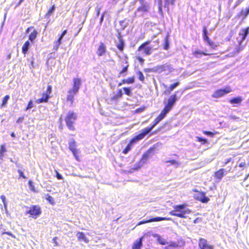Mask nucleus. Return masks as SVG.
Returning a JSON list of instances; mask_svg holds the SVG:
<instances>
[{
    "label": "nucleus",
    "mask_w": 249,
    "mask_h": 249,
    "mask_svg": "<svg viewBox=\"0 0 249 249\" xmlns=\"http://www.w3.org/2000/svg\"><path fill=\"white\" fill-rule=\"evenodd\" d=\"M2 234H7V235L12 236L13 238H14L16 237L13 234H12L11 232H9V231L3 232L2 233Z\"/></svg>",
    "instance_id": "obj_50"
},
{
    "label": "nucleus",
    "mask_w": 249,
    "mask_h": 249,
    "mask_svg": "<svg viewBox=\"0 0 249 249\" xmlns=\"http://www.w3.org/2000/svg\"><path fill=\"white\" fill-rule=\"evenodd\" d=\"M225 175V170L224 168H221L214 173V178L217 182L220 181Z\"/></svg>",
    "instance_id": "obj_14"
},
{
    "label": "nucleus",
    "mask_w": 249,
    "mask_h": 249,
    "mask_svg": "<svg viewBox=\"0 0 249 249\" xmlns=\"http://www.w3.org/2000/svg\"><path fill=\"white\" fill-rule=\"evenodd\" d=\"M142 239L143 237H141L138 240L136 241L132 246V249H141L142 246Z\"/></svg>",
    "instance_id": "obj_21"
},
{
    "label": "nucleus",
    "mask_w": 249,
    "mask_h": 249,
    "mask_svg": "<svg viewBox=\"0 0 249 249\" xmlns=\"http://www.w3.org/2000/svg\"><path fill=\"white\" fill-rule=\"evenodd\" d=\"M104 14H102V15L101 17L100 20V22L101 23L102 22V21L104 19Z\"/></svg>",
    "instance_id": "obj_62"
},
{
    "label": "nucleus",
    "mask_w": 249,
    "mask_h": 249,
    "mask_svg": "<svg viewBox=\"0 0 249 249\" xmlns=\"http://www.w3.org/2000/svg\"><path fill=\"white\" fill-rule=\"evenodd\" d=\"M203 133L205 135L209 136L212 137H213L215 134H217V132H216V131L214 132H211V131H203Z\"/></svg>",
    "instance_id": "obj_41"
},
{
    "label": "nucleus",
    "mask_w": 249,
    "mask_h": 249,
    "mask_svg": "<svg viewBox=\"0 0 249 249\" xmlns=\"http://www.w3.org/2000/svg\"><path fill=\"white\" fill-rule=\"evenodd\" d=\"M230 118L232 120H237V121H239L240 120L239 117H238L236 116H233V115L231 116Z\"/></svg>",
    "instance_id": "obj_55"
},
{
    "label": "nucleus",
    "mask_w": 249,
    "mask_h": 249,
    "mask_svg": "<svg viewBox=\"0 0 249 249\" xmlns=\"http://www.w3.org/2000/svg\"><path fill=\"white\" fill-rule=\"evenodd\" d=\"M77 239L79 241H83L85 243H87L89 242V240L87 239L85 234L83 232H78L77 233Z\"/></svg>",
    "instance_id": "obj_24"
},
{
    "label": "nucleus",
    "mask_w": 249,
    "mask_h": 249,
    "mask_svg": "<svg viewBox=\"0 0 249 249\" xmlns=\"http://www.w3.org/2000/svg\"><path fill=\"white\" fill-rule=\"evenodd\" d=\"M245 166V162H241L239 165V166L240 167H244Z\"/></svg>",
    "instance_id": "obj_60"
},
{
    "label": "nucleus",
    "mask_w": 249,
    "mask_h": 249,
    "mask_svg": "<svg viewBox=\"0 0 249 249\" xmlns=\"http://www.w3.org/2000/svg\"><path fill=\"white\" fill-rule=\"evenodd\" d=\"M198 245L200 249H214L213 246L204 238H199Z\"/></svg>",
    "instance_id": "obj_10"
},
{
    "label": "nucleus",
    "mask_w": 249,
    "mask_h": 249,
    "mask_svg": "<svg viewBox=\"0 0 249 249\" xmlns=\"http://www.w3.org/2000/svg\"><path fill=\"white\" fill-rule=\"evenodd\" d=\"M6 151V149L4 145L0 146V156H3L4 153Z\"/></svg>",
    "instance_id": "obj_42"
},
{
    "label": "nucleus",
    "mask_w": 249,
    "mask_h": 249,
    "mask_svg": "<svg viewBox=\"0 0 249 249\" xmlns=\"http://www.w3.org/2000/svg\"><path fill=\"white\" fill-rule=\"evenodd\" d=\"M69 148L72 153L75 160L80 161V160L78 155L79 151L76 148V143L74 140H73L69 143Z\"/></svg>",
    "instance_id": "obj_9"
},
{
    "label": "nucleus",
    "mask_w": 249,
    "mask_h": 249,
    "mask_svg": "<svg viewBox=\"0 0 249 249\" xmlns=\"http://www.w3.org/2000/svg\"><path fill=\"white\" fill-rule=\"evenodd\" d=\"M187 204L185 203L177 205L174 206V209L169 212L171 215L177 216L181 218H186V214L191 213V211L186 208Z\"/></svg>",
    "instance_id": "obj_2"
},
{
    "label": "nucleus",
    "mask_w": 249,
    "mask_h": 249,
    "mask_svg": "<svg viewBox=\"0 0 249 249\" xmlns=\"http://www.w3.org/2000/svg\"><path fill=\"white\" fill-rule=\"evenodd\" d=\"M196 199L202 203H207L210 199L205 196V193L203 192H199L197 196Z\"/></svg>",
    "instance_id": "obj_16"
},
{
    "label": "nucleus",
    "mask_w": 249,
    "mask_h": 249,
    "mask_svg": "<svg viewBox=\"0 0 249 249\" xmlns=\"http://www.w3.org/2000/svg\"><path fill=\"white\" fill-rule=\"evenodd\" d=\"M42 213L40 206L36 205H32L29 208V210L26 212L30 217L34 219L37 218Z\"/></svg>",
    "instance_id": "obj_5"
},
{
    "label": "nucleus",
    "mask_w": 249,
    "mask_h": 249,
    "mask_svg": "<svg viewBox=\"0 0 249 249\" xmlns=\"http://www.w3.org/2000/svg\"><path fill=\"white\" fill-rule=\"evenodd\" d=\"M57 237H54L53 238V242L54 243V247H57L59 245L58 242H57Z\"/></svg>",
    "instance_id": "obj_49"
},
{
    "label": "nucleus",
    "mask_w": 249,
    "mask_h": 249,
    "mask_svg": "<svg viewBox=\"0 0 249 249\" xmlns=\"http://www.w3.org/2000/svg\"><path fill=\"white\" fill-rule=\"evenodd\" d=\"M175 0H165V6L168 5L169 4L174 5L175 3Z\"/></svg>",
    "instance_id": "obj_48"
},
{
    "label": "nucleus",
    "mask_w": 249,
    "mask_h": 249,
    "mask_svg": "<svg viewBox=\"0 0 249 249\" xmlns=\"http://www.w3.org/2000/svg\"><path fill=\"white\" fill-rule=\"evenodd\" d=\"M242 101V98L240 96L234 97L230 100L229 102L231 104H237L239 105L241 104Z\"/></svg>",
    "instance_id": "obj_27"
},
{
    "label": "nucleus",
    "mask_w": 249,
    "mask_h": 249,
    "mask_svg": "<svg viewBox=\"0 0 249 249\" xmlns=\"http://www.w3.org/2000/svg\"><path fill=\"white\" fill-rule=\"evenodd\" d=\"M119 42L117 44V48L121 51L123 52L124 49V43L121 36H119Z\"/></svg>",
    "instance_id": "obj_28"
},
{
    "label": "nucleus",
    "mask_w": 249,
    "mask_h": 249,
    "mask_svg": "<svg viewBox=\"0 0 249 249\" xmlns=\"http://www.w3.org/2000/svg\"><path fill=\"white\" fill-rule=\"evenodd\" d=\"M56 173V177L58 179H62L63 177L61 175H60L57 170H55Z\"/></svg>",
    "instance_id": "obj_51"
},
{
    "label": "nucleus",
    "mask_w": 249,
    "mask_h": 249,
    "mask_svg": "<svg viewBox=\"0 0 249 249\" xmlns=\"http://www.w3.org/2000/svg\"><path fill=\"white\" fill-rule=\"evenodd\" d=\"M158 241L160 244L162 245H165L166 244V242L165 241V240L161 237H159L158 238Z\"/></svg>",
    "instance_id": "obj_46"
},
{
    "label": "nucleus",
    "mask_w": 249,
    "mask_h": 249,
    "mask_svg": "<svg viewBox=\"0 0 249 249\" xmlns=\"http://www.w3.org/2000/svg\"><path fill=\"white\" fill-rule=\"evenodd\" d=\"M107 51L106 45L104 43L101 42L97 48V54L98 56H101L105 54Z\"/></svg>",
    "instance_id": "obj_13"
},
{
    "label": "nucleus",
    "mask_w": 249,
    "mask_h": 249,
    "mask_svg": "<svg viewBox=\"0 0 249 249\" xmlns=\"http://www.w3.org/2000/svg\"><path fill=\"white\" fill-rule=\"evenodd\" d=\"M67 33V30H65L64 31H63L62 32V33H61V35L62 36H64Z\"/></svg>",
    "instance_id": "obj_63"
},
{
    "label": "nucleus",
    "mask_w": 249,
    "mask_h": 249,
    "mask_svg": "<svg viewBox=\"0 0 249 249\" xmlns=\"http://www.w3.org/2000/svg\"><path fill=\"white\" fill-rule=\"evenodd\" d=\"M192 55L196 58H200L202 56H207L211 55L206 52H204L198 49H196L192 52Z\"/></svg>",
    "instance_id": "obj_18"
},
{
    "label": "nucleus",
    "mask_w": 249,
    "mask_h": 249,
    "mask_svg": "<svg viewBox=\"0 0 249 249\" xmlns=\"http://www.w3.org/2000/svg\"><path fill=\"white\" fill-rule=\"evenodd\" d=\"M138 75V79L142 82L143 83L144 81V76L141 71H138L137 72Z\"/></svg>",
    "instance_id": "obj_38"
},
{
    "label": "nucleus",
    "mask_w": 249,
    "mask_h": 249,
    "mask_svg": "<svg viewBox=\"0 0 249 249\" xmlns=\"http://www.w3.org/2000/svg\"><path fill=\"white\" fill-rule=\"evenodd\" d=\"M30 45L31 44L29 40L26 41L23 44L22 47V53L24 54H26L27 53Z\"/></svg>",
    "instance_id": "obj_25"
},
{
    "label": "nucleus",
    "mask_w": 249,
    "mask_h": 249,
    "mask_svg": "<svg viewBox=\"0 0 249 249\" xmlns=\"http://www.w3.org/2000/svg\"><path fill=\"white\" fill-rule=\"evenodd\" d=\"M82 85L81 79L79 78H74L73 79V86L71 89L73 90L78 92L80 88Z\"/></svg>",
    "instance_id": "obj_15"
},
{
    "label": "nucleus",
    "mask_w": 249,
    "mask_h": 249,
    "mask_svg": "<svg viewBox=\"0 0 249 249\" xmlns=\"http://www.w3.org/2000/svg\"><path fill=\"white\" fill-rule=\"evenodd\" d=\"M172 219L170 217H153L150 218L148 220H143L142 221H141L139 222L137 224V226H139L142 224H146L147 223H150L153 222H158V221H161L163 220H168L170 221Z\"/></svg>",
    "instance_id": "obj_8"
},
{
    "label": "nucleus",
    "mask_w": 249,
    "mask_h": 249,
    "mask_svg": "<svg viewBox=\"0 0 249 249\" xmlns=\"http://www.w3.org/2000/svg\"><path fill=\"white\" fill-rule=\"evenodd\" d=\"M135 77L134 76L129 77L125 79H122L121 82L118 83V86H121L123 84H133L135 82Z\"/></svg>",
    "instance_id": "obj_19"
},
{
    "label": "nucleus",
    "mask_w": 249,
    "mask_h": 249,
    "mask_svg": "<svg viewBox=\"0 0 249 249\" xmlns=\"http://www.w3.org/2000/svg\"><path fill=\"white\" fill-rule=\"evenodd\" d=\"M123 93H122V91L121 89H119L117 93L111 97L110 98V101L111 102H117L120 99H121L122 97Z\"/></svg>",
    "instance_id": "obj_20"
},
{
    "label": "nucleus",
    "mask_w": 249,
    "mask_h": 249,
    "mask_svg": "<svg viewBox=\"0 0 249 249\" xmlns=\"http://www.w3.org/2000/svg\"><path fill=\"white\" fill-rule=\"evenodd\" d=\"M144 108L143 107V108H137L136 109V112L137 113H139V112H142V111L143 110H144Z\"/></svg>",
    "instance_id": "obj_56"
},
{
    "label": "nucleus",
    "mask_w": 249,
    "mask_h": 249,
    "mask_svg": "<svg viewBox=\"0 0 249 249\" xmlns=\"http://www.w3.org/2000/svg\"><path fill=\"white\" fill-rule=\"evenodd\" d=\"M205 41L213 50H215L218 46V45L215 42L211 40L210 38H209L208 40H205Z\"/></svg>",
    "instance_id": "obj_29"
},
{
    "label": "nucleus",
    "mask_w": 249,
    "mask_h": 249,
    "mask_svg": "<svg viewBox=\"0 0 249 249\" xmlns=\"http://www.w3.org/2000/svg\"><path fill=\"white\" fill-rule=\"evenodd\" d=\"M231 91V88L230 87H227L223 89H219L214 91L212 96L214 98H219L225 94L230 93Z\"/></svg>",
    "instance_id": "obj_11"
},
{
    "label": "nucleus",
    "mask_w": 249,
    "mask_h": 249,
    "mask_svg": "<svg viewBox=\"0 0 249 249\" xmlns=\"http://www.w3.org/2000/svg\"><path fill=\"white\" fill-rule=\"evenodd\" d=\"M45 198L52 205L54 204L53 198L49 194H46L45 195Z\"/></svg>",
    "instance_id": "obj_37"
},
{
    "label": "nucleus",
    "mask_w": 249,
    "mask_h": 249,
    "mask_svg": "<svg viewBox=\"0 0 249 249\" xmlns=\"http://www.w3.org/2000/svg\"><path fill=\"white\" fill-rule=\"evenodd\" d=\"M156 149V146L155 145H153L150 147L143 153L140 161H141L142 164L145 163L147 160L154 154Z\"/></svg>",
    "instance_id": "obj_7"
},
{
    "label": "nucleus",
    "mask_w": 249,
    "mask_h": 249,
    "mask_svg": "<svg viewBox=\"0 0 249 249\" xmlns=\"http://www.w3.org/2000/svg\"><path fill=\"white\" fill-rule=\"evenodd\" d=\"M137 59L141 63H142L143 62V59L140 57H138Z\"/></svg>",
    "instance_id": "obj_61"
},
{
    "label": "nucleus",
    "mask_w": 249,
    "mask_h": 249,
    "mask_svg": "<svg viewBox=\"0 0 249 249\" xmlns=\"http://www.w3.org/2000/svg\"><path fill=\"white\" fill-rule=\"evenodd\" d=\"M10 98V96L9 95H5L2 99V103L0 105V108H2L6 106L7 102Z\"/></svg>",
    "instance_id": "obj_33"
},
{
    "label": "nucleus",
    "mask_w": 249,
    "mask_h": 249,
    "mask_svg": "<svg viewBox=\"0 0 249 249\" xmlns=\"http://www.w3.org/2000/svg\"><path fill=\"white\" fill-rule=\"evenodd\" d=\"M55 6L54 4H53L48 10L47 13L45 15V18H49L51 15L52 14V13L55 10Z\"/></svg>",
    "instance_id": "obj_34"
},
{
    "label": "nucleus",
    "mask_w": 249,
    "mask_h": 249,
    "mask_svg": "<svg viewBox=\"0 0 249 249\" xmlns=\"http://www.w3.org/2000/svg\"><path fill=\"white\" fill-rule=\"evenodd\" d=\"M169 36L166 35L164 39V42L163 43V48L164 50H168L169 48Z\"/></svg>",
    "instance_id": "obj_31"
},
{
    "label": "nucleus",
    "mask_w": 249,
    "mask_h": 249,
    "mask_svg": "<svg viewBox=\"0 0 249 249\" xmlns=\"http://www.w3.org/2000/svg\"><path fill=\"white\" fill-rule=\"evenodd\" d=\"M249 33V27L246 28H243L240 30L239 34L241 37L242 40H244Z\"/></svg>",
    "instance_id": "obj_22"
},
{
    "label": "nucleus",
    "mask_w": 249,
    "mask_h": 249,
    "mask_svg": "<svg viewBox=\"0 0 249 249\" xmlns=\"http://www.w3.org/2000/svg\"><path fill=\"white\" fill-rule=\"evenodd\" d=\"M0 198L3 202V205L4 206V207H6V205H7V203L6 202V197L4 195H1L0 196Z\"/></svg>",
    "instance_id": "obj_47"
},
{
    "label": "nucleus",
    "mask_w": 249,
    "mask_h": 249,
    "mask_svg": "<svg viewBox=\"0 0 249 249\" xmlns=\"http://www.w3.org/2000/svg\"><path fill=\"white\" fill-rule=\"evenodd\" d=\"M142 165L143 164L139 161L135 164L133 167L130 169L128 171L129 173H133L135 171L139 170L142 167Z\"/></svg>",
    "instance_id": "obj_30"
},
{
    "label": "nucleus",
    "mask_w": 249,
    "mask_h": 249,
    "mask_svg": "<svg viewBox=\"0 0 249 249\" xmlns=\"http://www.w3.org/2000/svg\"><path fill=\"white\" fill-rule=\"evenodd\" d=\"M18 173L19 174V177H18V179H20V178H26V177L25 176L23 172L21 170H18Z\"/></svg>",
    "instance_id": "obj_43"
},
{
    "label": "nucleus",
    "mask_w": 249,
    "mask_h": 249,
    "mask_svg": "<svg viewBox=\"0 0 249 249\" xmlns=\"http://www.w3.org/2000/svg\"><path fill=\"white\" fill-rule=\"evenodd\" d=\"M151 43V41L149 40H146L142 43L138 48V51L142 52V53L144 55H150L153 51L157 50L159 47V40H157L155 41L156 47L152 48V47L148 46Z\"/></svg>",
    "instance_id": "obj_3"
},
{
    "label": "nucleus",
    "mask_w": 249,
    "mask_h": 249,
    "mask_svg": "<svg viewBox=\"0 0 249 249\" xmlns=\"http://www.w3.org/2000/svg\"><path fill=\"white\" fill-rule=\"evenodd\" d=\"M23 119H24V117H20L17 119V123H20L22 122Z\"/></svg>",
    "instance_id": "obj_54"
},
{
    "label": "nucleus",
    "mask_w": 249,
    "mask_h": 249,
    "mask_svg": "<svg viewBox=\"0 0 249 249\" xmlns=\"http://www.w3.org/2000/svg\"><path fill=\"white\" fill-rule=\"evenodd\" d=\"M203 40L205 41V40H208V39L209 38V37L208 36V33H207V28L206 26H203Z\"/></svg>",
    "instance_id": "obj_36"
},
{
    "label": "nucleus",
    "mask_w": 249,
    "mask_h": 249,
    "mask_svg": "<svg viewBox=\"0 0 249 249\" xmlns=\"http://www.w3.org/2000/svg\"><path fill=\"white\" fill-rule=\"evenodd\" d=\"M197 141L199 142H201L202 144H204L205 143H208L207 140L205 138L200 137H196Z\"/></svg>",
    "instance_id": "obj_40"
},
{
    "label": "nucleus",
    "mask_w": 249,
    "mask_h": 249,
    "mask_svg": "<svg viewBox=\"0 0 249 249\" xmlns=\"http://www.w3.org/2000/svg\"><path fill=\"white\" fill-rule=\"evenodd\" d=\"M123 89L124 91V94L128 96H130L132 95V91L131 89L129 87H124L123 88Z\"/></svg>",
    "instance_id": "obj_35"
},
{
    "label": "nucleus",
    "mask_w": 249,
    "mask_h": 249,
    "mask_svg": "<svg viewBox=\"0 0 249 249\" xmlns=\"http://www.w3.org/2000/svg\"><path fill=\"white\" fill-rule=\"evenodd\" d=\"M11 136L13 138H15L16 136H15V134L14 133V132H12L11 133Z\"/></svg>",
    "instance_id": "obj_64"
},
{
    "label": "nucleus",
    "mask_w": 249,
    "mask_h": 249,
    "mask_svg": "<svg viewBox=\"0 0 249 249\" xmlns=\"http://www.w3.org/2000/svg\"><path fill=\"white\" fill-rule=\"evenodd\" d=\"M52 86L48 85L46 91L42 93V97L37 99L36 102L38 104L42 103H48L50 98L51 97L50 94L52 93Z\"/></svg>",
    "instance_id": "obj_6"
},
{
    "label": "nucleus",
    "mask_w": 249,
    "mask_h": 249,
    "mask_svg": "<svg viewBox=\"0 0 249 249\" xmlns=\"http://www.w3.org/2000/svg\"><path fill=\"white\" fill-rule=\"evenodd\" d=\"M28 185H29V188H30V190L32 191H33L34 192H36V188L35 187V186H34V182L32 180H29V181H28Z\"/></svg>",
    "instance_id": "obj_39"
},
{
    "label": "nucleus",
    "mask_w": 249,
    "mask_h": 249,
    "mask_svg": "<svg viewBox=\"0 0 249 249\" xmlns=\"http://www.w3.org/2000/svg\"><path fill=\"white\" fill-rule=\"evenodd\" d=\"M148 6L146 4L142 3L141 5L139 7L137 10L138 11L147 12H148Z\"/></svg>",
    "instance_id": "obj_32"
},
{
    "label": "nucleus",
    "mask_w": 249,
    "mask_h": 249,
    "mask_svg": "<svg viewBox=\"0 0 249 249\" xmlns=\"http://www.w3.org/2000/svg\"><path fill=\"white\" fill-rule=\"evenodd\" d=\"M38 32L37 31L34 29L32 32L28 36L29 40L32 42L34 43L35 39L37 37V36L38 35Z\"/></svg>",
    "instance_id": "obj_23"
},
{
    "label": "nucleus",
    "mask_w": 249,
    "mask_h": 249,
    "mask_svg": "<svg viewBox=\"0 0 249 249\" xmlns=\"http://www.w3.org/2000/svg\"><path fill=\"white\" fill-rule=\"evenodd\" d=\"M123 69L119 72L118 77H120L122 76H125L127 75L128 69L129 65L127 60H124L122 62Z\"/></svg>",
    "instance_id": "obj_12"
},
{
    "label": "nucleus",
    "mask_w": 249,
    "mask_h": 249,
    "mask_svg": "<svg viewBox=\"0 0 249 249\" xmlns=\"http://www.w3.org/2000/svg\"><path fill=\"white\" fill-rule=\"evenodd\" d=\"M158 8H159V13L161 15H162L163 14V11H162V0H160V1L159 2Z\"/></svg>",
    "instance_id": "obj_44"
},
{
    "label": "nucleus",
    "mask_w": 249,
    "mask_h": 249,
    "mask_svg": "<svg viewBox=\"0 0 249 249\" xmlns=\"http://www.w3.org/2000/svg\"><path fill=\"white\" fill-rule=\"evenodd\" d=\"M56 48V49H57L58 47V46L61 44V40L58 38V39L55 42Z\"/></svg>",
    "instance_id": "obj_53"
},
{
    "label": "nucleus",
    "mask_w": 249,
    "mask_h": 249,
    "mask_svg": "<svg viewBox=\"0 0 249 249\" xmlns=\"http://www.w3.org/2000/svg\"><path fill=\"white\" fill-rule=\"evenodd\" d=\"M77 118V113L73 111H69L67 114L65 118V121L66 125L69 130L71 131H74L75 130L74 124Z\"/></svg>",
    "instance_id": "obj_4"
},
{
    "label": "nucleus",
    "mask_w": 249,
    "mask_h": 249,
    "mask_svg": "<svg viewBox=\"0 0 249 249\" xmlns=\"http://www.w3.org/2000/svg\"><path fill=\"white\" fill-rule=\"evenodd\" d=\"M33 28H34V27H33V26H30V27H28V28L26 29V33H29V31H30L32 29H33Z\"/></svg>",
    "instance_id": "obj_58"
},
{
    "label": "nucleus",
    "mask_w": 249,
    "mask_h": 249,
    "mask_svg": "<svg viewBox=\"0 0 249 249\" xmlns=\"http://www.w3.org/2000/svg\"><path fill=\"white\" fill-rule=\"evenodd\" d=\"M179 84V83L178 82H177L170 85L169 88L164 91V93L165 94H169L172 90L174 89L175 88L178 86Z\"/></svg>",
    "instance_id": "obj_26"
},
{
    "label": "nucleus",
    "mask_w": 249,
    "mask_h": 249,
    "mask_svg": "<svg viewBox=\"0 0 249 249\" xmlns=\"http://www.w3.org/2000/svg\"><path fill=\"white\" fill-rule=\"evenodd\" d=\"M231 158H229V159H227L226 161L224 162V165L227 164L228 163L230 162L231 161Z\"/></svg>",
    "instance_id": "obj_59"
},
{
    "label": "nucleus",
    "mask_w": 249,
    "mask_h": 249,
    "mask_svg": "<svg viewBox=\"0 0 249 249\" xmlns=\"http://www.w3.org/2000/svg\"><path fill=\"white\" fill-rule=\"evenodd\" d=\"M77 92H78L73 90L71 89H69L68 91V94L66 97L67 101L70 102L71 104L73 103L74 101V96Z\"/></svg>",
    "instance_id": "obj_17"
},
{
    "label": "nucleus",
    "mask_w": 249,
    "mask_h": 249,
    "mask_svg": "<svg viewBox=\"0 0 249 249\" xmlns=\"http://www.w3.org/2000/svg\"><path fill=\"white\" fill-rule=\"evenodd\" d=\"M177 100L176 94L171 95L168 99L167 102L165 104L164 107L160 114L154 120L153 124L150 127L143 129L141 133L132 138L125 148L123 150V153L127 154L131 150L132 144L143 139L146 134L149 133L156 125L162 120L165 117L166 114L172 110Z\"/></svg>",
    "instance_id": "obj_1"
},
{
    "label": "nucleus",
    "mask_w": 249,
    "mask_h": 249,
    "mask_svg": "<svg viewBox=\"0 0 249 249\" xmlns=\"http://www.w3.org/2000/svg\"><path fill=\"white\" fill-rule=\"evenodd\" d=\"M241 50V48L238 47V48H237L236 49V50L234 51V52L236 53H239L240 52Z\"/></svg>",
    "instance_id": "obj_57"
},
{
    "label": "nucleus",
    "mask_w": 249,
    "mask_h": 249,
    "mask_svg": "<svg viewBox=\"0 0 249 249\" xmlns=\"http://www.w3.org/2000/svg\"><path fill=\"white\" fill-rule=\"evenodd\" d=\"M166 163H170L171 164H178V161L175 160H169L166 161Z\"/></svg>",
    "instance_id": "obj_52"
},
{
    "label": "nucleus",
    "mask_w": 249,
    "mask_h": 249,
    "mask_svg": "<svg viewBox=\"0 0 249 249\" xmlns=\"http://www.w3.org/2000/svg\"><path fill=\"white\" fill-rule=\"evenodd\" d=\"M34 107L33 106V103H32V100H30L28 103V104L26 107V110H29L30 109H31V108H32L33 107Z\"/></svg>",
    "instance_id": "obj_45"
}]
</instances>
